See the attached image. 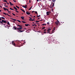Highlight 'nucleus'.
<instances>
[{
    "instance_id": "1",
    "label": "nucleus",
    "mask_w": 75,
    "mask_h": 75,
    "mask_svg": "<svg viewBox=\"0 0 75 75\" xmlns=\"http://www.w3.org/2000/svg\"><path fill=\"white\" fill-rule=\"evenodd\" d=\"M6 23V21H4V20H2V21H0V23H1V24H3V23Z\"/></svg>"
},
{
    "instance_id": "2",
    "label": "nucleus",
    "mask_w": 75,
    "mask_h": 75,
    "mask_svg": "<svg viewBox=\"0 0 75 75\" xmlns=\"http://www.w3.org/2000/svg\"><path fill=\"white\" fill-rule=\"evenodd\" d=\"M51 30V29L49 28L48 29H47V33H49L50 34H52L53 33V32H51V33H50V31Z\"/></svg>"
},
{
    "instance_id": "3",
    "label": "nucleus",
    "mask_w": 75,
    "mask_h": 75,
    "mask_svg": "<svg viewBox=\"0 0 75 75\" xmlns=\"http://www.w3.org/2000/svg\"><path fill=\"white\" fill-rule=\"evenodd\" d=\"M54 3H53L52 4H51V5L50 6V7H51V8L52 7L53 8V7H54Z\"/></svg>"
},
{
    "instance_id": "4",
    "label": "nucleus",
    "mask_w": 75,
    "mask_h": 75,
    "mask_svg": "<svg viewBox=\"0 0 75 75\" xmlns=\"http://www.w3.org/2000/svg\"><path fill=\"white\" fill-rule=\"evenodd\" d=\"M59 23V21H55V24H56V25H58Z\"/></svg>"
},
{
    "instance_id": "5",
    "label": "nucleus",
    "mask_w": 75,
    "mask_h": 75,
    "mask_svg": "<svg viewBox=\"0 0 75 75\" xmlns=\"http://www.w3.org/2000/svg\"><path fill=\"white\" fill-rule=\"evenodd\" d=\"M23 31H24V30H18L17 31V32L19 33L23 32Z\"/></svg>"
},
{
    "instance_id": "6",
    "label": "nucleus",
    "mask_w": 75,
    "mask_h": 75,
    "mask_svg": "<svg viewBox=\"0 0 75 75\" xmlns=\"http://www.w3.org/2000/svg\"><path fill=\"white\" fill-rule=\"evenodd\" d=\"M23 28L21 27H19L18 28H17V30H21Z\"/></svg>"
},
{
    "instance_id": "7",
    "label": "nucleus",
    "mask_w": 75,
    "mask_h": 75,
    "mask_svg": "<svg viewBox=\"0 0 75 75\" xmlns=\"http://www.w3.org/2000/svg\"><path fill=\"white\" fill-rule=\"evenodd\" d=\"M12 45H13L15 47H16V44L13 42V41H12Z\"/></svg>"
},
{
    "instance_id": "8",
    "label": "nucleus",
    "mask_w": 75,
    "mask_h": 75,
    "mask_svg": "<svg viewBox=\"0 0 75 75\" xmlns=\"http://www.w3.org/2000/svg\"><path fill=\"white\" fill-rule=\"evenodd\" d=\"M50 13V12H46V14L47 15H49Z\"/></svg>"
},
{
    "instance_id": "9",
    "label": "nucleus",
    "mask_w": 75,
    "mask_h": 75,
    "mask_svg": "<svg viewBox=\"0 0 75 75\" xmlns=\"http://www.w3.org/2000/svg\"><path fill=\"white\" fill-rule=\"evenodd\" d=\"M3 14H5V15H7V16H9V17H11V16H10V15H8V14H6V13H3Z\"/></svg>"
},
{
    "instance_id": "10",
    "label": "nucleus",
    "mask_w": 75,
    "mask_h": 75,
    "mask_svg": "<svg viewBox=\"0 0 75 75\" xmlns=\"http://www.w3.org/2000/svg\"><path fill=\"white\" fill-rule=\"evenodd\" d=\"M22 7H23L25 8H27V5H25L24 6L23 5V6H22Z\"/></svg>"
},
{
    "instance_id": "11",
    "label": "nucleus",
    "mask_w": 75,
    "mask_h": 75,
    "mask_svg": "<svg viewBox=\"0 0 75 75\" xmlns=\"http://www.w3.org/2000/svg\"><path fill=\"white\" fill-rule=\"evenodd\" d=\"M29 11L26 12V13L28 14V15H30V13H29Z\"/></svg>"
},
{
    "instance_id": "12",
    "label": "nucleus",
    "mask_w": 75,
    "mask_h": 75,
    "mask_svg": "<svg viewBox=\"0 0 75 75\" xmlns=\"http://www.w3.org/2000/svg\"><path fill=\"white\" fill-rule=\"evenodd\" d=\"M4 8V11H6V10L8 11V9H6L4 7V8Z\"/></svg>"
},
{
    "instance_id": "13",
    "label": "nucleus",
    "mask_w": 75,
    "mask_h": 75,
    "mask_svg": "<svg viewBox=\"0 0 75 75\" xmlns=\"http://www.w3.org/2000/svg\"><path fill=\"white\" fill-rule=\"evenodd\" d=\"M7 24L8 25V26H8V27H10V26H11V25H10L9 24V22H7Z\"/></svg>"
},
{
    "instance_id": "14",
    "label": "nucleus",
    "mask_w": 75,
    "mask_h": 75,
    "mask_svg": "<svg viewBox=\"0 0 75 75\" xmlns=\"http://www.w3.org/2000/svg\"><path fill=\"white\" fill-rule=\"evenodd\" d=\"M11 19H13V20H14V21H17V20H16V19H13L11 18H10Z\"/></svg>"
},
{
    "instance_id": "15",
    "label": "nucleus",
    "mask_w": 75,
    "mask_h": 75,
    "mask_svg": "<svg viewBox=\"0 0 75 75\" xmlns=\"http://www.w3.org/2000/svg\"><path fill=\"white\" fill-rule=\"evenodd\" d=\"M24 16H22L21 17V18L22 19V20L24 19Z\"/></svg>"
},
{
    "instance_id": "16",
    "label": "nucleus",
    "mask_w": 75,
    "mask_h": 75,
    "mask_svg": "<svg viewBox=\"0 0 75 75\" xmlns=\"http://www.w3.org/2000/svg\"><path fill=\"white\" fill-rule=\"evenodd\" d=\"M42 25L43 26H46L47 25V24H42Z\"/></svg>"
},
{
    "instance_id": "17",
    "label": "nucleus",
    "mask_w": 75,
    "mask_h": 75,
    "mask_svg": "<svg viewBox=\"0 0 75 75\" xmlns=\"http://www.w3.org/2000/svg\"><path fill=\"white\" fill-rule=\"evenodd\" d=\"M29 18H30V19H29V21H31V20H33L31 17H29Z\"/></svg>"
},
{
    "instance_id": "18",
    "label": "nucleus",
    "mask_w": 75,
    "mask_h": 75,
    "mask_svg": "<svg viewBox=\"0 0 75 75\" xmlns=\"http://www.w3.org/2000/svg\"><path fill=\"white\" fill-rule=\"evenodd\" d=\"M13 28H14V30H16V29H17V28H16V26H13Z\"/></svg>"
},
{
    "instance_id": "19",
    "label": "nucleus",
    "mask_w": 75,
    "mask_h": 75,
    "mask_svg": "<svg viewBox=\"0 0 75 75\" xmlns=\"http://www.w3.org/2000/svg\"><path fill=\"white\" fill-rule=\"evenodd\" d=\"M55 29V28L54 27V28H53V30L52 31V32H53V31H54Z\"/></svg>"
},
{
    "instance_id": "20",
    "label": "nucleus",
    "mask_w": 75,
    "mask_h": 75,
    "mask_svg": "<svg viewBox=\"0 0 75 75\" xmlns=\"http://www.w3.org/2000/svg\"><path fill=\"white\" fill-rule=\"evenodd\" d=\"M28 25H29V24H25V26L26 27H28Z\"/></svg>"
},
{
    "instance_id": "21",
    "label": "nucleus",
    "mask_w": 75,
    "mask_h": 75,
    "mask_svg": "<svg viewBox=\"0 0 75 75\" xmlns=\"http://www.w3.org/2000/svg\"><path fill=\"white\" fill-rule=\"evenodd\" d=\"M17 26H18L19 27H21L22 26V25H17Z\"/></svg>"
},
{
    "instance_id": "22",
    "label": "nucleus",
    "mask_w": 75,
    "mask_h": 75,
    "mask_svg": "<svg viewBox=\"0 0 75 75\" xmlns=\"http://www.w3.org/2000/svg\"><path fill=\"white\" fill-rule=\"evenodd\" d=\"M9 3H10V4H11V6H12V3H11L10 1L9 2Z\"/></svg>"
},
{
    "instance_id": "23",
    "label": "nucleus",
    "mask_w": 75,
    "mask_h": 75,
    "mask_svg": "<svg viewBox=\"0 0 75 75\" xmlns=\"http://www.w3.org/2000/svg\"><path fill=\"white\" fill-rule=\"evenodd\" d=\"M4 2H6V3H7V2L6 1V0H4Z\"/></svg>"
},
{
    "instance_id": "24",
    "label": "nucleus",
    "mask_w": 75,
    "mask_h": 75,
    "mask_svg": "<svg viewBox=\"0 0 75 75\" xmlns=\"http://www.w3.org/2000/svg\"><path fill=\"white\" fill-rule=\"evenodd\" d=\"M21 22H22V23H25V22L24 21H21Z\"/></svg>"
},
{
    "instance_id": "25",
    "label": "nucleus",
    "mask_w": 75,
    "mask_h": 75,
    "mask_svg": "<svg viewBox=\"0 0 75 75\" xmlns=\"http://www.w3.org/2000/svg\"><path fill=\"white\" fill-rule=\"evenodd\" d=\"M17 21H18L19 23H21V21H20L19 20H17Z\"/></svg>"
},
{
    "instance_id": "26",
    "label": "nucleus",
    "mask_w": 75,
    "mask_h": 75,
    "mask_svg": "<svg viewBox=\"0 0 75 75\" xmlns=\"http://www.w3.org/2000/svg\"><path fill=\"white\" fill-rule=\"evenodd\" d=\"M56 0H52L53 2L54 3Z\"/></svg>"
},
{
    "instance_id": "27",
    "label": "nucleus",
    "mask_w": 75,
    "mask_h": 75,
    "mask_svg": "<svg viewBox=\"0 0 75 75\" xmlns=\"http://www.w3.org/2000/svg\"><path fill=\"white\" fill-rule=\"evenodd\" d=\"M32 8V7H30V8H29V9H28V10H30L31 9V8Z\"/></svg>"
},
{
    "instance_id": "28",
    "label": "nucleus",
    "mask_w": 75,
    "mask_h": 75,
    "mask_svg": "<svg viewBox=\"0 0 75 75\" xmlns=\"http://www.w3.org/2000/svg\"><path fill=\"white\" fill-rule=\"evenodd\" d=\"M35 26V27H36V25H35V24L33 25V26Z\"/></svg>"
},
{
    "instance_id": "29",
    "label": "nucleus",
    "mask_w": 75,
    "mask_h": 75,
    "mask_svg": "<svg viewBox=\"0 0 75 75\" xmlns=\"http://www.w3.org/2000/svg\"><path fill=\"white\" fill-rule=\"evenodd\" d=\"M13 8L14 9H17L15 7V6H13Z\"/></svg>"
},
{
    "instance_id": "30",
    "label": "nucleus",
    "mask_w": 75,
    "mask_h": 75,
    "mask_svg": "<svg viewBox=\"0 0 75 75\" xmlns=\"http://www.w3.org/2000/svg\"><path fill=\"white\" fill-rule=\"evenodd\" d=\"M1 18H2V19H5V18H4L3 17H1Z\"/></svg>"
},
{
    "instance_id": "31",
    "label": "nucleus",
    "mask_w": 75,
    "mask_h": 75,
    "mask_svg": "<svg viewBox=\"0 0 75 75\" xmlns=\"http://www.w3.org/2000/svg\"><path fill=\"white\" fill-rule=\"evenodd\" d=\"M43 33H44V34H46L47 33V32H46V31H45L43 32Z\"/></svg>"
},
{
    "instance_id": "32",
    "label": "nucleus",
    "mask_w": 75,
    "mask_h": 75,
    "mask_svg": "<svg viewBox=\"0 0 75 75\" xmlns=\"http://www.w3.org/2000/svg\"><path fill=\"white\" fill-rule=\"evenodd\" d=\"M40 16V15H39V16L38 15V16H37V17H39Z\"/></svg>"
},
{
    "instance_id": "33",
    "label": "nucleus",
    "mask_w": 75,
    "mask_h": 75,
    "mask_svg": "<svg viewBox=\"0 0 75 75\" xmlns=\"http://www.w3.org/2000/svg\"><path fill=\"white\" fill-rule=\"evenodd\" d=\"M16 8H19V7H18V6H16Z\"/></svg>"
},
{
    "instance_id": "34",
    "label": "nucleus",
    "mask_w": 75,
    "mask_h": 75,
    "mask_svg": "<svg viewBox=\"0 0 75 75\" xmlns=\"http://www.w3.org/2000/svg\"><path fill=\"white\" fill-rule=\"evenodd\" d=\"M47 24L48 25H50V23H49V22H47Z\"/></svg>"
},
{
    "instance_id": "35",
    "label": "nucleus",
    "mask_w": 75,
    "mask_h": 75,
    "mask_svg": "<svg viewBox=\"0 0 75 75\" xmlns=\"http://www.w3.org/2000/svg\"><path fill=\"white\" fill-rule=\"evenodd\" d=\"M12 22H13V23H15V22L14 21H12Z\"/></svg>"
},
{
    "instance_id": "36",
    "label": "nucleus",
    "mask_w": 75,
    "mask_h": 75,
    "mask_svg": "<svg viewBox=\"0 0 75 75\" xmlns=\"http://www.w3.org/2000/svg\"><path fill=\"white\" fill-rule=\"evenodd\" d=\"M45 27H44L42 28V30H43V29H45Z\"/></svg>"
},
{
    "instance_id": "37",
    "label": "nucleus",
    "mask_w": 75,
    "mask_h": 75,
    "mask_svg": "<svg viewBox=\"0 0 75 75\" xmlns=\"http://www.w3.org/2000/svg\"><path fill=\"white\" fill-rule=\"evenodd\" d=\"M35 14L38 13H38V12H37V11H35Z\"/></svg>"
},
{
    "instance_id": "38",
    "label": "nucleus",
    "mask_w": 75,
    "mask_h": 75,
    "mask_svg": "<svg viewBox=\"0 0 75 75\" xmlns=\"http://www.w3.org/2000/svg\"><path fill=\"white\" fill-rule=\"evenodd\" d=\"M12 14L13 15V16H15L16 15H15V14H14V13H12Z\"/></svg>"
},
{
    "instance_id": "39",
    "label": "nucleus",
    "mask_w": 75,
    "mask_h": 75,
    "mask_svg": "<svg viewBox=\"0 0 75 75\" xmlns=\"http://www.w3.org/2000/svg\"><path fill=\"white\" fill-rule=\"evenodd\" d=\"M34 20H35V19H33V20H31V21H34Z\"/></svg>"
},
{
    "instance_id": "40",
    "label": "nucleus",
    "mask_w": 75,
    "mask_h": 75,
    "mask_svg": "<svg viewBox=\"0 0 75 75\" xmlns=\"http://www.w3.org/2000/svg\"><path fill=\"white\" fill-rule=\"evenodd\" d=\"M39 22V21H36V22H36V23H38V22Z\"/></svg>"
},
{
    "instance_id": "41",
    "label": "nucleus",
    "mask_w": 75,
    "mask_h": 75,
    "mask_svg": "<svg viewBox=\"0 0 75 75\" xmlns=\"http://www.w3.org/2000/svg\"><path fill=\"white\" fill-rule=\"evenodd\" d=\"M22 11L23 12L25 13V11L24 10H23Z\"/></svg>"
},
{
    "instance_id": "42",
    "label": "nucleus",
    "mask_w": 75,
    "mask_h": 75,
    "mask_svg": "<svg viewBox=\"0 0 75 75\" xmlns=\"http://www.w3.org/2000/svg\"><path fill=\"white\" fill-rule=\"evenodd\" d=\"M16 12H17V13H18L19 12L18 11H17L16 10Z\"/></svg>"
},
{
    "instance_id": "43",
    "label": "nucleus",
    "mask_w": 75,
    "mask_h": 75,
    "mask_svg": "<svg viewBox=\"0 0 75 75\" xmlns=\"http://www.w3.org/2000/svg\"><path fill=\"white\" fill-rule=\"evenodd\" d=\"M13 1H14V2H16V1H14V0H13Z\"/></svg>"
},
{
    "instance_id": "44",
    "label": "nucleus",
    "mask_w": 75,
    "mask_h": 75,
    "mask_svg": "<svg viewBox=\"0 0 75 75\" xmlns=\"http://www.w3.org/2000/svg\"><path fill=\"white\" fill-rule=\"evenodd\" d=\"M9 9H11V10H13V9L12 8H9Z\"/></svg>"
},
{
    "instance_id": "45",
    "label": "nucleus",
    "mask_w": 75,
    "mask_h": 75,
    "mask_svg": "<svg viewBox=\"0 0 75 75\" xmlns=\"http://www.w3.org/2000/svg\"><path fill=\"white\" fill-rule=\"evenodd\" d=\"M29 3H30V0H29Z\"/></svg>"
},
{
    "instance_id": "46",
    "label": "nucleus",
    "mask_w": 75,
    "mask_h": 75,
    "mask_svg": "<svg viewBox=\"0 0 75 75\" xmlns=\"http://www.w3.org/2000/svg\"><path fill=\"white\" fill-rule=\"evenodd\" d=\"M35 11H32V13H33V12H35Z\"/></svg>"
},
{
    "instance_id": "47",
    "label": "nucleus",
    "mask_w": 75,
    "mask_h": 75,
    "mask_svg": "<svg viewBox=\"0 0 75 75\" xmlns=\"http://www.w3.org/2000/svg\"><path fill=\"white\" fill-rule=\"evenodd\" d=\"M43 31H46V29H45V30H43Z\"/></svg>"
},
{
    "instance_id": "48",
    "label": "nucleus",
    "mask_w": 75,
    "mask_h": 75,
    "mask_svg": "<svg viewBox=\"0 0 75 75\" xmlns=\"http://www.w3.org/2000/svg\"><path fill=\"white\" fill-rule=\"evenodd\" d=\"M21 10L23 11H24L23 10V9H21Z\"/></svg>"
},
{
    "instance_id": "49",
    "label": "nucleus",
    "mask_w": 75,
    "mask_h": 75,
    "mask_svg": "<svg viewBox=\"0 0 75 75\" xmlns=\"http://www.w3.org/2000/svg\"><path fill=\"white\" fill-rule=\"evenodd\" d=\"M15 9L16 10V11L18 10V9L17 8Z\"/></svg>"
},
{
    "instance_id": "50",
    "label": "nucleus",
    "mask_w": 75,
    "mask_h": 75,
    "mask_svg": "<svg viewBox=\"0 0 75 75\" xmlns=\"http://www.w3.org/2000/svg\"><path fill=\"white\" fill-rule=\"evenodd\" d=\"M11 10H12L13 11L14 10V9H11Z\"/></svg>"
},
{
    "instance_id": "51",
    "label": "nucleus",
    "mask_w": 75,
    "mask_h": 75,
    "mask_svg": "<svg viewBox=\"0 0 75 75\" xmlns=\"http://www.w3.org/2000/svg\"><path fill=\"white\" fill-rule=\"evenodd\" d=\"M8 12L9 13H11V12L10 11H8Z\"/></svg>"
},
{
    "instance_id": "52",
    "label": "nucleus",
    "mask_w": 75,
    "mask_h": 75,
    "mask_svg": "<svg viewBox=\"0 0 75 75\" xmlns=\"http://www.w3.org/2000/svg\"><path fill=\"white\" fill-rule=\"evenodd\" d=\"M0 7H1V8H2V7H1V6H0Z\"/></svg>"
},
{
    "instance_id": "53",
    "label": "nucleus",
    "mask_w": 75,
    "mask_h": 75,
    "mask_svg": "<svg viewBox=\"0 0 75 75\" xmlns=\"http://www.w3.org/2000/svg\"><path fill=\"white\" fill-rule=\"evenodd\" d=\"M5 6V7H8L7 6Z\"/></svg>"
},
{
    "instance_id": "54",
    "label": "nucleus",
    "mask_w": 75,
    "mask_h": 75,
    "mask_svg": "<svg viewBox=\"0 0 75 75\" xmlns=\"http://www.w3.org/2000/svg\"><path fill=\"white\" fill-rule=\"evenodd\" d=\"M3 25H6V24H4Z\"/></svg>"
},
{
    "instance_id": "55",
    "label": "nucleus",
    "mask_w": 75,
    "mask_h": 75,
    "mask_svg": "<svg viewBox=\"0 0 75 75\" xmlns=\"http://www.w3.org/2000/svg\"><path fill=\"white\" fill-rule=\"evenodd\" d=\"M33 17H34V18L35 17V16H33Z\"/></svg>"
},
{
    "instance_id": "56",
    "label": "nucleus",
    "mask_w": 75,
    "mask_h": 75,
    "mask_svg": "<svg viewBox=\"0 0 75 75\" xmlns=\"http://www.w3.org/2000/svg\"><path fill=\"white\" fill-rule=\"evenodd\" d=\"M7 3V4H9L8 3H7H7Z\"/></svg>"
},
{
    "instance_id": "57",
    "label": "nucleus",
    "mask_w": 75,
    "mask_h": 75,
    "mask_svg": "<svg viewBox=\"0 0 75 75\" xmlns=\"http://www.w3.org/2000/svg\"><path fill=\"white\" fill-rule=\"evenodd\" d=\"M0 20L1 21V18H0Z\"/></svg>"
},
{
    "instance_id": "58",
    "label": "nucleus",
    "mask_w": 75,
    "mask_h": 75,
    "mask_svg": "<svg viewBox=\"0 0 75 75\" xmlns=\"http://www.w3.org/2000/svg\"><path fill=\"white\" fill-rule=\"evenodd\" d=\"M39 0H37V1L38 2Z\"/></svg>"
},
{
    "instance_id": "59",
    "label": "nucleus",
    "mask_w": 75,
    "mask_h": 75,
    "mask_svg": "<svg viewBox=\"0 0 75 75\" xmlns=\"http://www.w3.org/2000/svg\"><path fill=\"white\" fill-rule=\"evenodd\" d=\"M1 12V11L0 10V12Z\"/></svg>"
},
{
    "instance_id": "60",
    "label": "nucleus",
    "mask_w": 75,
    "mask_h": 75,
    "mask_svg": "<svg viewBox=\"0 0 75 75\" xmlns=\"http://www.w3.org/2000/svg\"><path fill=\"white\" fill-rule=\"evenodd\" d=\"M40 18H38V19H39Z\"/></svg>"
},
{
    "instance_id": "61",
    "label": "nucleus",
    "mask_w": 75,
    "mask_h": 75,
    "mask_svg": "<svg viewBox=\"0 0 75 75\" xmlns=\"http://www.w3.org/2000/svg\"><path fill=\"white\" fill-rule=\"evenodd\" d=\"M22 20H24V21H25V20L24 19H22Z\"/></svg>"
},
{
    "instance_id": "62",
    "label": "nucleus",
    "mask_w": 75,
    "mask_h": 75,
    "mask_svg": "<svg viewBox=\"0 0 75 75\" xmlns=\"http://www.w3.org/2000/svg\"><path fill=\"white\" fill-rule=\"evenodd\" d=\"M7 11H8V12L9 11H8V10H7Z\"/></svg>"
},
{
    "instance_id": "63",
    "label": "nucleus",
    "mask_w": 75,
    "mask_h": 75,
    "mask_svg": "<svg viewBox=\"0 0 75 75\" xmlns=\"http://www.w3.org/2000/svg\"><path fill=\"white\" fill-rule=\"evenodd\" d=\"M37 15H38V13H36Z\"/></svg>"
},
{
    "instance_id": "64",
    "label": "nucleus",
    "mask_w": 75,
    "mask_h": 75,
    "mask_svg": "<svg viewBox=\"0 0 75 75\" xmlns=\"http://www.w3.org/2000/svg\"><path fill=\"white\" fill-rule=\"evenodd\" d=\"M33 28H35V27H33Z\"/></svg>"
}]
</instances>
